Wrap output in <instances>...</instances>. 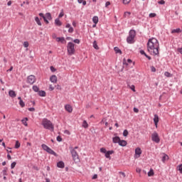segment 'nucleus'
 <instances>
[{
    "instance_id": "nucleus-50",
    "label": "nucleus",
    "mask_w": 182,
    "mask_h": 182,
    "mask_svg": "<svg viewBox=\"0 0 182 182\" xmlns=\"http://www.w3.org/2000/svg\"><path fill=\"white\" fill-rule=\"evenodd\" d=\"M73 43H77V44H79V43H80V39H75V40L73 41Z\"/></svg>"
},
{
    "instance_id": "nucleus-44",
    "label": "nucleus",
    "mask_w": 182,
    "mask_h": 182,
    "mask_svg": "<svg viewBox=\"0 0 182 182\" xmlns=\"http://www.w3.org/2000/svg\"><path fill=\"white\" fill-rule=\"evenodd\" d=\"M65 15V13H63V10H61V12L60 13L58 18H63V16Z\"/></svg>"
},
{
    "instance_id": "nucleus-58",
    "label": "nucleus",
    "mask_w": 182,
    "mask_h": 182,
    "mask_svg": "<svg viewBox=\"0 0 182 182\" xmlns=\"http://www.w3.org/2000/svg\"><path fill=\"white\" fill-rule=\"evenodd\" d=\"M110 5V1H107L105 3V7L107 8Z\"/></svg>"
},
{
    "instance_id": "nucleus-33",
    "label": "nucleus",
    "mask_w": 182,
    "mask_h": 182,
    "mask_svg": "<svg viewBox=\"0 0 182 182\" xmlns=\"http://www.w3.org/2000/svg\"><path fill=\"white\" fill-rule=\"evenodd\" d=\"M41 147H42V149H43V150H45V151H46L47 150H48V149L49 148V146H48L46 144H43L42 145H41Z\"/></svg>"
},
{
    "instance_id": "nucleus-9",
    "label": "nucleus",
    "mask_w": 182,
    "mask_h": 182,
    "mask_svg": "<svg viewBox=\"0 0 182 182\" xmlns=\"http://www.w3.org/2000/svg\"><path fill=\"white\" fill-rule=\"evenodd\" d=\"M65 109L68 113H72L73 112V108L71 107L70 105H65Z\"/></svg>"
},
{
    "instance_id": "nucleus-53",
    "label": "nucleus",
    "mask_w": 182,
    "mask_h": 182,
    "mask_svg": "<svg viewBox=\"0 0 182 182\" xmlns=\"http://www.w3.org/2000/svg\"><path fill=\"white\" fill-rule=\"evenodd\" d=\"M119 174H120L121 176H122V177L124 178V177H126V173H124V172H119Z\"/></svg>"
},
{
    "instance_id": "nucleus-14",
    "label": "nucleus",
    "mask_w": 182,
    "mask_h": 182,
    "mask_svg": "<svg viewBox=\"0 0 182 182\" xmlns=\"http://www.w3.org/2000/svg\"><path fill=\"white\" fill-rule=\"evenodd\" d=\"M9 96H10V97H16V92L11 90L9 91Z\"/></svg>"
},
{
    "instance_id": "nucleus-25",
    "label": "nucleus",
    "mask_w": 182,
    "mask_h": 182,
    "mask_svg": "<svg viewBox=\"0 0 182 182\" xmlns=\"http://www.w3.org/2000/svg\"><path fill=\"white\" fill-rule=\"evenodd\" d=\"M92 21H93L94 23H95V25H97V23L99 22V17L94 16L92 18Z\"/></svg>"
},
{
    "instance_id": "nucleus-43",
    "label": "nucleus",
    "mask_w": 182,
    "mask_h": 182,
    "mask_svg": "<svg viewBox=\"0 0 182 182\" xmlns=\"http://www.w3.org/2000/svg\"><path fill=\"white\" fill-rule=\"evenodd\" d=\"M19 105L21 107H23L25 106V102H23V100L19 101Z\"/></svg>"
},
{
    "instance_id": "nucleus-19",
    "label": "nucleus",
    "mask_w": 182,
    "mask_h": 182,
    "mask_svg": "<svg viewBox=\"0 0 182 182\" xmlns=\"http://www.w3.org/2000/svg\"><path fill=\"white\" fill-rule=\"evenodd\" d=\"M119 146H122V147H124L125 146H127V142L125 140H119Z\"/></svg>"
},
{
    "instance_id": "nucleus-37",
    "label": "nucleus",
    "mask_w": 182,
    "mask_h": 182,
    "mask_svg": "<svg viewBox=\"0 0 182 182\" xmlns=\"http://www.w3.org/2000/svg\"><path fill=\"white\" fill-rule=\"evenodd\" d=\"M131 1L132 0H122V3L124 4V5H129Z\"/></svg>"
},
{
    "instance_id": "nucleus-41",
    "label": "nucleus",
    "mask_w": 182,
    "mask_h": 182,
    "mask_svg": "<svg viewBox=\"0 0 182 182\" xmlns=\"http://www.w3.org/2000/svg\"><path fill=\"white\" fill-rule=\"evenodd\" d=\"M128 134H129V132L127 131V129H125V130L124 131V132H123V136H124V137H127Z\"/></svg>"
},
{
    "instance_id": "nucleus-26",
    "label": "nucleus",
    "mask_w": 182,
    "mask_h": 182,
    "mask_svg": "<svg viewBox=\"0 0 182 182\" xmlns=\"http://www.w3.org/2000/svg\"><path fill=\"white\" fill-rule=\"evenodd\" d=\"M21 122H22L23 125H25L26 127H28V122H28V117H26V118L23 119L21 120Z\"/></svg>"
},
{
    "instance_id": "nucleus-51",
    "label": "nucleus",
    "mask_w": 182,
    "mask_h": 182,
    "mask_svg": "<svg viewBox=\"0 0 182 182\" xmlns=\"http://www.w3.org/2000/svg\"><path fill=\"white\" fill-rule=\"evenodd\" d=\"M155 16H156V14H154V13H151L149 14V18H154Z\"/></svg>"
},
{
    "instance_id": "nucleus-5",
    "label": "nucleus",
    "mask_w": 182,
    "mask_h": 182,
    "mask_svg": "<svg viewBox=\"0 0 182 182\" xmlns=\"http://www.w3.org/2000/svg\"><path fill=\"white\" fill-rule=\"evenodd\" d=\"M72 157L75 163L79 162V154H77V151L75 149H72L71 151Z\"/></svg>"
},
{
    "instance_id": "nucleus-16",
    "label": "nucleus",
    "mask_w": 182,
    "mask_h": 182,
    "mask_svg": "<svg viewBox=\"0 0 182 182\" xmlns=\"http://www.w3.org/2000/svg\"><path fill=\"white\" fill-rule=\"evenodd\" d=\"M113 153H114V151H107L106 154H105L106 159H109V160H110V159H111L110 154H113Z\"/></svg>"
},
{
    "instance_id": "nucleus-22",
    "label": "nucleus",
    "mask_w": 182,
    "mask_h": 182,
    "mask_svg": "<svg viewBox=\"0 0 182 182\" xmlns=\"http://www.w3.org/2000/svg\"><path fill=\"white\" fill-rule=\"evenodd\" d=\"M140 53H141V55H144V56H146V58H147V59H149V60H151V57L147 55V54H146V52H144V50H140Z\"/></svg>"
},
{
    "instance_id": "nucleus-63",
    "label": "nucleus",
    "mask_w": 182,
    "mask_h": 182,
    "mask_svg": "<svg viewBox=\"0 0 182 182\" xmlns=\"http://www.w3.org/2000/svg\"><path fill=\"white\" fill-rule=\"evenodd\" d=\"M52 38H53V39H55V40H56V38H58V37L56 36V34H55V33H53L52 35Z\"/></svg>"
},
{
    "instance_id": "nucleus-12",
    "label": "nucleus",
    "mask_w": 182,
    "mask_h": 182,
    "mask_svg": "<svg viewBox=\"0 0 182 182\" xmlns=\"http://www.w3.org/2000/svg\"><path fill=\"white\" fill-rule=\"evenodd\" d=\"M159 115L154 114V122L156 127H157V124H159Z\"/></svg>"
},
{
    "instance_id": "nucleus-34",
    "label": "nucleus",
    "mask_w": 182,
    "mask_h": 182,
    "mask_svg": "<svg viewBox=\"0 0 182 182\" xmlns=\"http://www.w3.org/2000/svg\"><path fill=\"white\" fill-rule=\"evenodd\" d=\"M166 160H168V156H167V154L164 155V156L162 158L163 163H164L166 161Z\"/></svg>"
},
{
    "instance_id": "nucleus-23",
    "label": "nucleus",
    "mask_w": 182,
    "mask_h": 182,
    "mask_svg": "<svg viewBox=\"0 0 182 182\" xmlns=\"http://www.w3.org/2000/svg\"><path fill=\"white\" fill-rule=\"evenodd\" d=\"M55 24L57 26H62V22L60 21V20H59V18H56L55 20Z\"/></svg>"
},
{
    "instance_id": "nucleus-36",
    "label": "nucleus",
    "mask_w": 182,
    "mask_h": 182,
    "mask_svg": "<svg viewBox=\"0 0 182 182\" xmlns=\"http://www.w3.org/2000/svg\"><path fill=\"white\" fill-rule=\"evenodd\" d=\"M20 147H21V143H19V141H16L15 144V149H19Z\"/></svg>"
},
{
    "instance_id": "nucleus-42",
    "label": "nucleus",
    "mask_w": 182,
    "mask_h": 182,
    "mask_svg": "<svg viewBox=\"0 0 182 182\" xmlns=\"http://www.w3.org/2000/svg\"><path fill=\"white\" fill-rule=\"evenodd\" d=\"M100 152H101V153H104L105 154H106L107 152V151L106 149H105V148H101V149H100Z\"/></svg>"
},
{
    "instance_id": "nucleus-62",
    "label": "nucleus",
    "mask_w": 182,
    "mask_h": 182,
    "mask_svg": "<svg viewBox=\"0 0 182 182\" xmlns=\"http://www.w3.org/2000/svg\"><path fill=\"white\" fill-rule=\"evenodd\" d=\"M134 113H139V109L134 107Z\"/></svg>"
},
{
    "instance_id": "nucleus-55",
    "label": "nucleus",
    "mask_w": 182,
    "mask_h": 182,
    "mask_svg": "<svg viewBox=\"0 0 182 182\" xmlns=\"http://www.w3.org/2000/svg\"><path fill=\"white\" fill-rule=\"evenodd\" d=\"M56 89H57V90H62V87L60 85H58L56 86Z\"/></svg>"
},
{
    "instance_id": "nucleus-1",
    "label": "nucleus",
    "mask_w": 182,
    "mask_h": 182,
    "mask_svg": "<svg viewBox=\"0 0 182 182\" xmlns=\"http://www.w3.org/2000/svg\"><path fill=\"white\" fill-rule=\"evenodd\" d=\"M159 49H160V44L159 41L155 38H152L148 41L147 43V50L151 55H159Z\"/></svg>"
},
{
    "instance_id": "nucleus-27",
    "label": "nucleus",
    "mask_w": 182,
    "mask_h": 182,
    "mask_svg": "<svg viewBox=\"0 0 182 182\" xmlns=\"http://www.w3.org/2000/svg\"><path fill=\"white\" fill-rule=\"evenodd\" d=\"M181 29L176 28L171 31V33H181Z\"/></svg>"
},
{
    "instance_id": "nucleus-17",
    "label": "nucleus",
    "mask_w": 182,
    "mask_h": 182,
    "mask_svg": "<svg viewBox=\"0 0 182 182\" xmlns=\"http://www.w3.org/2000/svg\"><path fill=\"white\" fill-rule=\"evenodd\" d=\"M57 167L59 168H65V163H63V161H59L57 164Z\"/></svg>"
},
{
    "instance_id": "nucleus-20",
    "label": "nucleus",
    "mask_w": 182,
    "mask_h": 182,
    "mask_svg": "<svg viewBox=\"0 0 182 182\" xmlns=\"http://www.w3.org/2000/svg\"><path fill=\"white\" fill-rule=\"evenodd\" d=\"M112 141H113V143H118V144H119V143L120 142V137H119V136L113 137Z\"/></svg>"
},
{
    "instance_id": "nucleus-31",
    "label": "nucleus",
    "mask_w": 182,
    "mask_h": 182,
    "mask_svg": "<svg viewBox=\"0 0 182 182\" xmlns=\"http://www.w3.org/2000/svg\"><path fill=\"white\" fill-rule=\"evenodd\" d=\"M82 127H84V129H87V127H89V124H87V122H86V120L83 121Z\"/></svg>"
},
{
    "instance_id": "nucleus-29",
    "label": "nucleus",
    "mask_w": 182,
    "mask_h": 182,
    "mask_svg": "<svg viewBox=\"0 0 182 182\" xmlns=\"http://www.w3.org/2000/svg\"><path fill=\"white\" fill-rule=\"evenodd\" d=\"M153 176H154V171L151 168L150 171L148 172V176L153 177Z\"/></svg>"
},
{
    "instance_id": "nucleus-18",
    "label": "nucleus",
    "mask_w": 182,
    "mask_h": 182,
    "mask_svg": "<svg viewBox=\"0 0 182 182\" xmlns=\"http://www.w3.org/2000/svg\"><path fill=\"white\" fill-rule=\"evenodd\" d=\"M44 18L48 21H52V16L50 15V13H46L44 16Z\"/></svg>"
},
{
    "instance_id": "nucleus-39",
    "label": "nucleus",
    "mask_w": 182,
    "mask_h": 182,
    "mask_svg": "<svg viewBox=\"0 0 182 182\" xmlns=\"http://www.w3.org/2000/svg\"><path fill=\"white\" fill-rule=\"evenodd\" d=\"M164 75L166 77H171L173 76V75L171 73H168V72H165Z\"/></svg>"
},
{
    "instance_id": "nucleus-49",
    "label": "nucleus",
    "mask_w": 182,
    "mask_h": 182,
    "mask_svg": "<svg viewBox=\"0 0 182 182\" xmlns=\"http://www.w3.org/2000/svg\"><path fill=\"white\" fill-rule=\"evenodd\" d=\"M178 170L180 171V173H182V164H180L178 166Z\"/></svg>"
},
{
    "instance_id": "nucleus-56",
    "label": "nucleus",
    "mask_w": 182,
    "mask_h": 182,
    "mask_svg": "<svg viewBox=\"0 0 182 182\" xmlns=\"http://www.w3.org/2000/svg\"><path fill=\"white\" fill-rule=\"evenodd\" d=\"M68 32L69 33H73V28L72 27H70L69 29H68Z\"/></svg>"
},
{
    "instance_id": "nucleus-11",
    "label": "nucleus",
    "mask_w": 182,
    "mask_h": 182,
    "mask_svg": "<svg viewBox=\"0 0 182 182\" xmlns=\"http://www.w3.org/2000/svg\"><path fill=\"white\" fill-rule=\"evenodd\" d=\"M46 151H47V153H49V154H53V156H55V157L58 156L56 152L52 150V149H50V147H48Z\"/></svg>"
},
{
    "instance_id": "nucleus-15",
    "label": "nucleus",
    "mask_w": 182,
    "mask_h": 182,
    "mask_svg": "<svg viewBox=\"0 0 182 182\" xmlns=\"http://www.w3.org/2000/svg\"><path fill=\"white\" fill-rule=\"evenodd\" d=\"M50 80L52 83H56L58 82V77H56V75H52Z\"/></svg>"
},
{
    "instance_id": "nucleus-8",
    "label": "nucleus",
    "mask_w": 182,
    "mask_h": 182,
    "mask_svg": "<svg viewBox=\"0 0 182 182\" xmlns=\"http://www.w3.org/2000/svg\"><path fill=\"white\" fill-rule=\"evenodd\" d=\"M140 156H141V149H140V147H137L135 149L134 159H139Z\"/></svg>"
},
{
    "instance_id": "nucleus-30",
    "label": "nucleus",
    "mask_w": 182,
    "mask_h": 182,
    "mask_svg": "<svg viewBox=\"0 0 182 182\" xmlns=\"http://www.w3.org/2000/svg\"><path fill=\"white\" fill-rule=\"evenodd\" d=\"M35 21L39 26H42V23H41V20L39 19V17H36Z\"/></svg>"
},
{
    "instance_id": "nucleus-64",
    "label": "nucleus",
    "mask_w": 182,
    "mask_h": 182,
    "mask_svg": "<svg viewBox=\"0 0 182 182\" xmlns=\"http://www.w3.org/2000/svg\"><path fill=\"white\" fill-rule=\"evenodd\" d=\"M96 178H97V174H95V175L92 176V180H96Z\"/></svg>"
},
{
    "instance_id": "nucleus-61",
    "label": "nucleus",
    "mask_w": 182,
    "mask_h": 182,
    "mask_svg": "<svg viewBox=\"0 0 182 182\" xmlns=\"http://www.w3.org/2000/svg\"><path fill=\"white\" fill-rule=\"evenodd\" d=\"M57 141H62V137L60 136H57Z\"/></svg>"
},
{
    "instance_id": "nucleus-4",
    "label": "nucleus",
    "mask_w": 182,
    "mask_h": 182,
    "mask_svg": "<svg viewBox=\"0 0 182 182\" xmlns=\"http://www.w3.org/2000/svg\"><path fill=\"white\" fill-rule=\"evenodd\" d=\"M134 38H136V31L131 30L129 36L127 38V42H128V43H134Z\"/></svg>"
},
{
    "instance_id": "nucleus-2",
    "label": "nucleus",
    "mask_w": 182,
    "mask_h": 182,
    "mask_svg": "<svg viewBox=\"0 0 182 182\" xmlns=\"http://www.w3.org/2000/svg\"><path fill=\"white\" fill-rule=\"evenodd\" d=\"M41 124L42 126H43L44 129H46L47 130H53L54 129L53 124H52V122H50L46 118L43 119Z\"/></svg>"
},
{
    "instance_id": "nucleus-38",
    "label": "nucleus",
    "mask_w": 182,
    "mask_h": 182,
    "mask_svg": "<svg viewBox=\"0 0 182 182\" xmlns=\"http://www.w3.org/2000/svg\"><path fill=\"white\" fill-rule=\"evenodd\" d=\"M78 4H82V5L85 6L87 4L86 1L85 0H77Z\"/></svg>"
},
{
    "instance_id": "nucleus-59",
    "label": "nucleus",
    "mask_w": 182,
    "mask_h": 182,
    "mask_svg": "<svg viewBox=\"0 0 182 182\" xmlns=\"http://www.w3.org/2000/svg\"><path fill=\"white\" fill-rule=\"evenodd\" d=\"M50 70H51V72H56V69H55V68H53V66L50 67Z\"/></svg>"
},
{
    "instance_id": "nucleus-48",
    "label": "nucleus",
    "mask_w": 182,
    "mask_h": 182,
    "mask_svg": "<svg viewBox=\"0 0 182 182\" xmlns=\"http://www.w3.org/2000/svg\"><path fill=\"white\" fill-rule=\"evenodd\" d=\"M15 166H16V162H13L11 164V168H15Z\"/></svg>"
},
{
    "instance_id": "nucleus-46",
    "label": "nucleus",
    "mask_w": 182,
    "mask_h": 182,
    "mask_svg": "<svg viewBox=\"0 0 182 182\" xmlns=\"http://www.w3.org/2000/svg\"><path fill=\"white\" fill-rule=\"evenodd\" d=\"M129 89H131V90L134 91V92H136L135 87L133 85L129 86Z\"/></svg>"
},
{
    "instance_id": "nucleus-21",
    "label": "nucleus",
    "mask_w": 182,
    "mask_h": 182,
    "mask_svg": "<svg viewBox=\"0 0 182 182\" xmlns=\"http://www.w3.org/2000/svg\"><path fill=\"white\" fill-rule=\"evenodd\" d=\"M39 16L43 18V21L46 22V23H49V21L46 19V17H45V15L43 13L39 14Z\"/></svg>"
},
{
    "instance_id": "nucleus-52",
    "label": "nucleus",
    "mask_w": 182,
    "mask_h": 182,
    "mask_svg": "<svg viewBox=\"0 0 182 182\" xmlns=\"http://www.w3.org/2000/svg\"><path fill=\"white\" fill-rule=\"evenodd\" d=\"M49 90H50L52 92V90H55V87L53 86H52V85H49Z\"/></svg>"
},
{
    "instance_id": "nucleus-57",
    "label": "nucleus",
    "mask_w": 182,
    "mask_h": 182,
    "mask_svg": "<svg viewBox=\"0 0 182 182\" xmlns=\"http://www.w3.org/2000/svg\"><path fill=\"white\" fill-rule=\"evenodd\" d=\"M151 72H156V68H154V66H151Z\"/></svg>"
},
{
    "instance_id": "nucleus-13",
    "label": "nucleus",
    "mask_w": 182,
    "mask_h": 182,
    "mask_svg": "<svg viewBox=\"0 0 182 182\" xmlns=\"http://www.w3.org/2000/svg\"><path fill=\"white\" fill-rule=\"evenodd\" d=\"M57 42H60L61 43H66V40L64 37H58L56 38Z\"/></svg>"
},
{
    "instance_id": "nucleus-45",
    "label": "nucleus",
    "mask_w": 182,
    "mask_h": 182,
    "mask_svg": "<svg viewBox=\"0 0 182 182\" xmlns=\"http://www.w3.org/2000/svg\"><path fill=\"white\" fill-rule=\"evenodd\" d=\"M24 48H28L29 46V43L28 41H25L23 43Z\"/></svg>"
},
{
    "instance_id": "nucleus-40",
    "label": "nucleus",
    "mask_w": 182,
    "mask_h": 182,
    "mask_svg": "<svg viewBox=\"0 0 182 182\" xmlns=\"http://www.w3.org/2000/svg\"><path fill=\"white\" fill-rule=\"evenodd\" d=\"M33 90H34L35 92H39V87L36 85H33Z\"/></svg>"
},
{
    "instance_id": "nucleus-28",
    "label": "nucleus",
    "mask_w": 182,
    "mask_h": 182,
    "mask_svg": "<svg viewBox=\"0 0 182 182\" xmlns=\"http://www.w3.org/2000/svg\"><path fill=\"white\" fill-rule=\"evenodd\" d=\"M130 15H132L130 11H126L124 14V18H130Z\"/></svg>"
},
{
    "instance_id": "nucleus-24",
    "label": "nucleus",
    "mask_w": 182,
    "mask_h": 182,
    "mask_svg": "<svg viewBox=\"0 0 182 182\" xmlns=\"http://www.w3.org/2000/svg\"><path fill=\"white\" fill-rule=\"evenodd\" d=\"M38 95L41 97H45V96H46V92L43 90L38 91Z\"/></svg>"
},
{
    "instance_id": "nucleus-3",
    "label": "nucleus",
    "mask_w": 182,
    "mask_h": 182,
    "mask_svg": "<svg viewBox=\"0 0 182 182\" xmlns=\"http://www.w3.org/2000/svg\"><path fill=\"white\" fill-rule=\"evenodd\" d=\"M67 50L68 54L70 55V56L75 55V43L69 42L67 45Z\"/></svg>"
},
{
    "instance_id": "nucleus-6",
    "label": "nucleus",
    "mask_w": 182,
    "mask_h": 182,
    "mask_svg": "<svg viewBox=\"0 0 182 182\" xmlns=\"http://www.w3.org/2000/svg\"><path fill=\"white\" fill-rule=\"evenodd\" d=\"M151 140L155 143H160V137L159 136V134H157V132H154L151 134Z\"/></svg>"
},
{
    "instance_id": "nucleus-7",
    "label": "nucleus",
    "mask_w": 182,
    "mask_h": 182,
    "mask_svg": "<svg viewBox=\"0 0 182 182\" xmlns=\"http://www.w3.org/2000/svg\"><path fill=\"white\" fill-rule=\"evenodd\" d=\"M35 82H36V78L34 75H29L27 77V83H29L30 85H33Z\"/></svg>"
},
{
    "instance_id": "nucleus-47",
    "label": "nucleus",
    "mask_w": 182,
    "mask_h": 182,
    "mask_svg": "<svg viewBox=\"0 0 182 182\" xmlns=\"http://www.w3.org/2000/svg\"><path fill=\"white\" fill-rule=\"evenodd\" d=\"M158 4H159L160 5H164V4H166V1L164 0H161L158 1Z\"/></svg>"
},
{
    "instance_id": "nucleus-32",
    "label": "nucleus",
    "mask_w": 182,
    "mask_h": 182,
    "mask_svg": "<svg viewBox=\"0 0 182 182\" xmlns=\"http://www.w3.org/2000/svg\"><path fill=\"white\" fill-rule=\"evenodd\" d=\"M114 50L116 53H120V55H122V50H119L118 47H115Z\"/></svg>"
},
{
    "instance_id": "nucleus-35",
    "label": "nucleus",
    "mask_w": 182,
    "mask_h": 182,
    "mask_svg": "<svg viewBox=\"0 0 182 182\" xmlns=\"http://www.w3.org/2000/svg\"><path fill=\"white\" fill-rule=\"evenodd\" d=\"M93 48H94L95 49H96L97 50H98L99 46H97V42H96V41H94V42H93Z\"/></svg>"
},
{
    "instance_id": "nucleus-60",
    "label": "nucleus",
    "mask_w": 182,
    "mask_h": 182,
    "mask_svg": "<svg viewBox=\"0 0 182 182\" xmlns=\"http://www.w3.org/2000/svg\"><path fill=\"white\" fill-rule=\"evenodd\" d=\"M136 173H141V169L140 168H136Z\"/></svg>"
},
{
    "instance_id": "nucleus-10",
    "label": "nucleus",
    "mask_w": 182,
    "mask_h": 182,
    "mask_svg": "<svg viewBox=\"0 0 182 182\" xmlns=\"http://www.w3.org/2000/svg\"><path fill=\"white\" fill-rule=\"evenodd\" d=\"M46 151H47V153H49V154H53V156H55V157L58 156L56 152L52 150V149H50V147H48Z\"/></svg>"
},
{
    "instance_id": "nucleus-54",
    "label": "nucleus",
    "mask_w": 182,
    "mask_h": 182,
    "mask_svg": "<svg viewBox=\"0 0 182 182\" xmlns=\"http://www.w3.org/2000/svg\"><path fill=\"white\" fill-rule=\"evenodd\" d=\"M8 168H5L4 170H3V174L4 176H6V171H7Z\"/></svg>"
}]
</instances>
